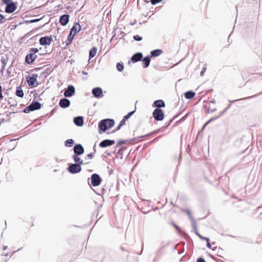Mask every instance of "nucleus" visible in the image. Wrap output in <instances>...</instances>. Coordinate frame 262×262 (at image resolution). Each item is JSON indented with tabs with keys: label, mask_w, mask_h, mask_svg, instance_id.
Wrapping results in <instances>:
<instances>
[{
	"label": "nucleus",
	"mask_w": 262,
	"mask_h": 262,
	"mask_svg": "<svg viewBox=\"0 0 262 262\" xmlns=\"http://www.w3.org/2000/svg\"><path fill=\"white\" fill-rule=\"evenodd\" d=\"M115 125V121L112 119H105L98 123V132L100 134L112 128Z\"/></svg>",
	"instance_id": "1"
},
{
	"label": "nucleus",
	"mask_w": 262,
	"mask_h": 262,
	"mask_svg": "<svg viewBox=\"0 0 262 262\" xmlns=\"http://www.w3.org/2000/svg\"><path fill=\"white\" fill-rule=\"evenodd\" d=\"M29 51L30 53L26 56L25 62L29 64H31L37 58L36 53L39 51V50L36 48H32L29 49Z\"/></svg>",
	"instance_id": "2"
},
{
	"label": "nucleus",
	"mask_w": 262,
	"mask_h": 262,
	"mask_svg": "<svg viewBox=\"0 0 262 262\" xmlns=\"http://www.w3.org/2000/svg\"><path fill=\"white\" fill-rule=\"evenodd\" d=\"M41 107V103L38 101L33 100L29 105L27 106L23 111H20V112L29 113L30 112L39 110Z\"/></svg>",
	"instance_id": "3"
},
{
	"label": "nucleus",
	"mask_w": 262,
	"mask_h": 262,
	"mask_svg": "<svg viewBox=\"0 0 262 262\" xmlns=\"http://www.w3.org/2000/svg\"><path fill=\"white\" fill-rule=\"evenodd\" d=\"M152 116L157 121H162L164 118V114L161 108H156L152 112Z\"/></svg>",
	"instance_id": "4"
},
{
	"label": "nucleus",
	"mask_w": 262,
	"mask_h": 262,
	"mask_svg": "<svg viewBox=\"0 0 262 262\" xmlns=\"http://www.w3.org/2000/svg\"><path fill=\"white\" fill-rule=\"evenodd\" d=\"M37 77L38 75L37 74H33L32 75H28L26 79L28 85L32 87L37 86L38 85V82H37Z\"/></svg>",
	"instance_id": "5"
},
{
	"label": "nucleus",
	"mask_w": 262,
	"mask_h": 262,
	"mask_svg": "<svg viewBox=\"0 0 262 262\" xmlns=\"http://www.w3.org/2000/svg\"><path fill=\"white\" fill-rule=\"evenodd\" d=\"M68 171L72 174L79 173L81 170V167L78 164H70L67 168Z\"/></svg>",
	"instance_id": "6"
},
{
	"label": "nucleus",
	"mask_w": 262,
	"mask_h": 262,
	"mask_svg": "<svg viewBox=\"0 0 262 262\" xmlns=\"http://www.w3.org/2000/svg\"><path fill=\"white\" fill-rule=\"evenodd\" d=\"M102 181V179L97 173H93L91 175V184L95 187L99 186Z\"/></svg>",
	"instance_id": "7"
},
{
	"label": "nucleus",
	"mask_w": 262,
	"mask_h": 262,
	"mask_svg": "<svg viewBox=\"0 0 262 262\" xmlns=\"http://www.w3.org/2000/svg\"><path fill=\"white\" fill-rule=\"evenodd\" d=\"M75 93V89L72 85H69L65 89L64 92V96L65 97H71L74 95Z\"/></svg>",
	"instance_id": "8"
},
{
	"label": "nucleus",
	"mask_w": 262,
	"mask_h": 262,
	"mask_svg": "<svg viewBox=\"0 0 262 262\" xmlns=\"http://www.w3.org/2000/svg\"><path fill=\"white\" fill-rule=\"evenodd\" d=\"M6 5L5 12L7 13H13L16 9V3L12 2Z\"/></svg>",
	"instance_id": "9"
},
{
	"label": "nucleus",
	"mask_w": 262,
	"mask_h": 262,
	"mask_svg": "<svg viewBox=\"0 0 262 262\" xmlns=\"http://www.w3.org/2000/svg\"><path fill=\"white\" fill-rule=\"evenodd\" d=\"M52 41L51 36H43L40 38L39 42L41 46L50 45Z\"/></svg>",
	"instance_id": "10"
},
{
	"label": "nucleus",
	"mask_w": 262,
	"mask_h": 262,
	"mask_svg": "<svg viewBox=\"0 0 262 262\" xmlns=\"http://www.w3.org/2000/svg\"><path fill=\"white\" fill-rule=\"evenodd\" d=\"M74 155H81L84 152L82 145L80 144H76L73 148Z\"/></svg>",
	"instance_id": "11"
},
{
	"label": "nucleus",
	"mask_w": 262,
	"mask_h": 262,
	"mask_svg": "<svg viewBox=\"0 0 262 262\" xmlns=\"http://www.w3.org/2000/svg\"><path fill=\"white\" fill-rule=\"evenodd\" d=\"M93 95L97 98H101L103 96L102 90L100 87H96L93 89L92 91Z\"/></svg>",
	"instance_id": "12"
},
{
	"label": "nucleus",
	"mask_w": 262,
	"mask_h": 262,
	"mask_svg": "<svg viewBox=\"0 0 262 262\" xmlns=\"http://www.w3.org/2000/svg\"><path fill=\"white\" fill-rule=\"evenodd\" d=\"M115 143L114 140L105 139L99 143V146L102 148L107 147L113 145Z\"/></svg>",
	"instance_id": "13"
},
{
	"label": "nucleus",
	"mask_w": 262,
	"mask_h": 262,
	"mask_svg": "<svg viewBox=\"0 0 262 262\" xmlns=\"http://www.w3.org/2000/svg\"><path fill=\"white\" fill-rule=\"evenodd\" d=\"M70 15L68 14H65L61 15L59 17V21L60 25L62 26H66L69 21Z\"/></svg>",
	"instance_id": "14"
},
{
	"label": "nucleus",
	"mask_w": 262,
	"mask_h": 262,
	"mask_svg": "<svg viewBox=\"0 0 262 262\" xmlns=\"http://www.w3.org/2000/svg\"><path fill=\"white\" fill-rule=\"evenodd\" d=\"M143 58V54L141 52H137L134 54L130 58V60L133 63H136L141 61Z\"/></svg>",
	"instance_id": "15"
},
{
	"label": "nucleus",
	"mask_w": 262,
	"mask_h": 262,
	"mask_svg": "<svg viewBox=\"0 0 262 262\" xmlns=\"http://www.w3.org/2000/svg\"><path fill=\"white\" fill-rule=\"evenodd\" d=\"M71 104L70 101L66 98H61L59 101V106L63 108H66L68 107Z\"/></svg>",
	"instance_id": "16"
},
{
	"label": "nucleus",
	"mask_w": 262,
	"mask_h": 262,
	"mask_svg": "<svg viewBox=\"0 0 262 262\" xmlns=\"http://www.w3.org/2000/svg\"><path fill=\"white\" fill-rule=\"evenodd\" d=\"M83 119L84 118L82 116H77L74 118L73 122L76 126L81 127L83 125Z\"/></svg>",
	"instance_id": "17"
},
{
	"label": "nucleus",
	"mask_w": 262,
	"mask_h": 262,
	"mask_svg": "<svg viewBox=\"0 0 262 262\" xmlns=\"http://www.w3.org/2000/svg\"><path fill=\"white\" fill-rule=\"evenodd\" d=\"M139 138H134L131 140H120L118 141L116 146H115V148H117L119 147L120 145H121L122 144H133V142L136 141L137 140H138Z\"/></svg>",
	"instance_id": "18"
},
{
	"label": "nucleus",
	"mask_w": 262,
	"mask_h": 262,
	"mask_svg": "<svg viewBox=\"0 0 262 262\" xmlns=\"http://www.w3.org/2000/svg\"><path fill=\"white\" fill-rule=\"evenodd\" d=\"M81 30V26L79 23H76L73 25V26L71 29L70 32L72 33L74 32L73 34H74L75 35L77 33H78Z\"/></svg>",
	"instance_id": "19"
},
{
	"label": "nucleus",
	"mask_w": 262,
	"mask_h": 262,
	"mask_svg": "<svg viewBox=\"0 0 262 262\" xmlns=\"http://www.w3.org/2000/svg\"><path fill=\"white\" fill-rule=\"evenodd\" d=\"M165 106V103L164 101L162 100L159 99L157 100L154 102V103L152 104L153 107H155L156 108H160L164 107Z\"/></svg>",
	"instance_id": "20"
},
{
	"label": "nucleus",
	"mask_w": 262,
	"mask_h": 262,
	"mask_svg": "<svg viewBox=\"0 0 262 262\" xmlns=\"http://www.w3.org/2000/svg\"><path fill=\"white\" fill-rule=\"evenodd\" d=\"M143 61V67L144 68H147L150 64V60H151V56L150 55H148L144 57L142 59Z\"/></svg>",
	"instance_id": "21"
},
{
	"label": "nucleus",
	"mask_w": 262,
	"mask_h": 262,
	"mask_svg": "<svg viewBox=\"0 0 262 262\" xmlns=\"http://www.w3.org/2000/svg\"><path fill=\"white\" fill-rule=\"evenodd\" d=\"M79 155H74L72 156V158L75 164H78L79 165L81 166L83 164V161L79 157Z\"/></svg>",
	"instance_id": "22"
},
{
	"label": "nucleus",
	"mask_w": 262,
	"mask_h": 262,
	"mask_svg": "<svg viewBox=\"0 0 262 262\" xmlns=\"http://www.w3.org/2000/svg\"><path fill=\"white\" fill-rule=\"evenodd\" d=\"M163 53V50L161 49H156L150 52V56L153 57H158Z\"/></svg>",
	"instance_id": "23"
},
{
	"label": "nucleus",
	"mask_w": 262,
	"mask_h": 262,
	"mask_svg": "<svg viewBox=\"0 0 262 262\" xmlns=\"http://www.w3.org/2000/svg\"><path fill=\"white\" fill-rule=\"evenodd\" d=\"M16 28V24L15 23L12 22L8 27V29L10 30V33L14 36L15 34V29Z\"/></svg>",
	"instance_id": "24"
},
{
	"label": "nucleus",
	"mask_w": 262,
	"mask_h": 262,
	"mask_svg": "<svg viewBox=\"0 0 262 262\" xmlns=\"http://www.w3.org/2000/svg\"><path fill=\"white\" fill-rule=\"evenodd\" d=\"M127 149L126 147L122 146L119 148L116 153V157L122 159L123 158V152Z\"/></svg>",
	"instance_id": "25"
},
{
	"label": "nucleus",
	"mask_w": 262,
	"mask_h": 262,
	"mask_svg": "<svg viewBox=\"0 0 262 262\" xmlns=\"http://www.w3.org/2000/svg\"><path fill=\"white\" fill-rule=\"evenodd\" d=\"M0 60L2 63V71L3 72L6 66L7 62L8 61V57L6 55L3 56L1 57Z\"/></svg>",
	"instance_id": "26"
},
{
	"label": "nucleus",
	"mask_w": 262,
	"mask_h": 262,
	"mask_svg": "<svg viewBox=\"0 0 262 262\" xmlns=\"http://www.w3.org/2000/svg\"><path fill=\"white\" fill-rule=\"evenodd\" d=\"M195 95V93L192 91H189L185 93L184 96L187 99H190L192 98Z\"/></svg>",
	"instance_id": "27"
},
{
	"label": "nucleus",
	"mask_w": 262,
	"mask_h": 262,
	"mask_svg": "<svg viewBox=\"0 0 262 262\" xmlns=\"http://www.w3.org/2000/svg\"><path fill=\"white\" fill-rule=\"evenodd\" d=\"M74 34H73L71 32H70L68 36L67 39L66 41V46H68V45H70L74 38Z\"/></svg>",
	"instance_id": "28"
},
{
	"label": "nucleus",
	"mask_w": 262,
	"mask_h": 262,
	"mask_svg": "<svg viewBox=\"0 0 262 262\" xmlns=\"http://www.w3.org/2000/svg\"><path fill=\"white\" fill-rule=\"evenodd\" d=\"M97 49L95 47H93L90 50V52H89V58L90 59L93 58L95 56V55L97 53Z\"/></svg>",
	"instance_id": "29"
},
{
	"label": "nucleus",
	"mask_w": 262,
	"mask_h": 262,
	"mask_svg": "<svg viewBox=\"0 0 262 262\" xmlns=\"http://www.w3.org/2000/svg\"><path fill=\"white\" fill-rule=\"evenodd\" d=\"M171 225L175 228V229L177 230V231L181 234V235H187L184 231H183L177 225L173 222H171Z\"/></svg>",
	"instance_id": "30"
},
{
	"label": "nucleus",
	"mask_w": 262,
	"mask_h": 262,
	"mask_svg": "<svg viewBox=\"0 0 262 262\" xmlns=\"http://www.w3.org/2000/svg\"><path fill=\"white\" fill-rule=\"evenodd\" d=\"M261 94H262V92L259 93V94H256V95H253V96H251L246 97H244V98H243L238 99H236V100H232V101H231L230 102L231 103H233V102H234L235 101H239V100H242L250 99L251 98H253L256 97H257V96H258L259 95H260Z\"/></svg>",
	"instance_id": "31"
},
{
	"label": "nucleus",
	"mask_w": 262,
	"mask_h": 262,
	"mask_svg": "<svg viewBox=\"0 0 262 262\" xmlns=\"http://www.w3.org/2000/svg\"><path fill=\"white\" fill-rule=\"evenodd\" d=\"M74 144V141L72 139L67 140L64 142V145L66 147H72Z\"/></svg>",
	"instance_id": "32"
},
{
	"label": "nucleus",
	"mask_w": 262,
	"mask_h": 262,
	"mask_svg": "<svg viewBox=\"0 0 262 262\" xmlns=\"http://www.w3.org/2000/svg\"><path fill=\"white\" fill-rule=\"evenodd\" d=\"M136 107H135V109L134 111L129 112L127 115L124 116L123 117V119L126 121L127 120L135 113L136 112Z\"/></svg>",
	"instance_id": "33"
},
{
	"label": "nucleus",
	"mask_w": 262,
	"mask_h": 262,
	"mask_svg": "<svg viewBox=\"0 0 262 262\" xmlns=\"http://www.w3.org/2000/svg\"><path fill=\"white\" fill-rule=\"evenodd\" d=\"M160 130V129H157V130H155L147 135H144V136H139L138 137V138L140 139V138H144V137H148L151 135H153V134H156L157 133H158Z\"/></svg>",
	"instance_id": "34"
},
{
	"label": "nucleus",
	"mask_w": 262,
	"mask_h": 262,
	"mask_svg": "<svg viewBox=\"0 0 262 262\" xmlns=\"http://www.w3.org/2000/svg\"><path fill=\"white\" fill-rule=\"evenodd\" d=\"M116 68L119 72H122L124 69V65L123 63L118 62L117 63Z\"/></svg>",
	"instance_id": "35"
},
{
	"label": "nucleus",
	"mask_w": 262,
	"mask_h": 262,
	"mask_svg": "<svg viewBox=\"0 0 262 262\" xmlns=\"http://www.w3.org/2000/svg\"><path fill=\"white\" fill-rule=\"evenodd\" d=\"M24 95V93L23 90L21 89V88L17 86V97L22 98L23 97Z\"/></svg>",
	"instance_id": "36"
},
{
	"label": "nucleus",
	"mask_w": 262,
	"mask_h": 262,
	"mask_svg": "<svg viewBox=\"0 0 262 262\" xmlns=\"http://www.w3.org/2000/svg\"><path fill=\"white\" fill-rule=\"evenodd\" d=\"M195 233L202 240L206 241H209V238L207 237L203 236L202 234H200L198 231H195Z\"/></svg>",
	"instance_id": "37"
},
{
	"label": "nucleus",
	"mask_w": 262,
	"mask_h": 262,
	"mask_svg": "<svg viewBox=\"0 0 262 262\" xmlns=\"http://www.w3.org/2000/svg\"><path fill=\"white\" fill-rule=\"evenodd\" d=\"M133 38L135 40L139 41L142 40V37H141L138 35H135L133 36Z\"/></svg>",
	"instance_id": "38"
},
{
	"label": "nucleus",
	"mask_w": 262,
	"mask_h": 262,
	"mask_svg": "<svg viewBox=\"0 0 262 262\" xmlns=\"http://www.w3.org/2000/svg\"><path fill=\"white\" fill-rule=\"evenodd\" d=\"M162 0H150V2H151V5H155L161 2Z\"/></svg>",
	"instance_id": "39"
},
{
	"label": "nucleus",
	"mask_w": 262,
	"mask_h": 262,
	"mask_svg": "<svg viewBox=\"0 0 262 262\" xmlns=\"http://www.w3.org/2000/svg\"><path fill=\"white\" fill-rule=\"evenodd\" d=\"M40 19V18H36V19H31L29 21H27V22H28L30 23H36V22L38 21Z\"/></svg>",
	"instance_id": "40"
},
{
	"label": "nucleus",
	"mask_w": 262,
	"mask_h": 262,
	"mask_svg": "<svg viewBox=\"0 0 262 262\" xmlns=\"http://www.w3.org/2000/svg\"><path fill=\"white\" fill-rule=\"evenodd\" d=\"M94 152H91L86 155V158L92 159L94 157Z\"/></svg>",
	"instance_id": "41"
},
{
	"label": "nucleus",
	"mask_w": 262,
	"mask_h": 262,
	"mask_svg": "<svg viewBox=\"0 0 262 262\" xmlns=\"http://www.w3.org/2000/svg\"><path fill=\"white\" fill-rule=\"evenodd\" d=\"M192 221L193 222V228L194 231L195 232V231H197V230H196V224L194 220V219H192Z\"/></svg>",
	"instance_id": "42"
},
{
	"label": "nucleus",
	"mask_w": 262,
	"mask_h": 262,
	"mask_svg": "<svg viewBox=\"0 0 262 262\" xmlns=\"http://www.w3.org/2000/svg\"><path fill=\"white\" fill-rule=\"evenodd\" d=\"M219 118V116H216L215 117H214V118H211V119H210L208 121V123H210L213 121H214L215 120L218 119Z\"/></svg>",
	"instance_id": "43"
},
{
	"label": "nucleus",
	"mask_w": 262,
	"mask_h": 262,
	"mask_svg": "<svg viewBox=\"0 0 262 262\" xmlns=\"http://www.w3.org/2000/svg\"><path fill=\"white\" fill-rule=\"evenodd\" d=\"M196 262H206V261L203 258L199 257L196 259Z\"/></svg>",
	"instance_id": "44"
},
{
	"label": "nucleus",
	"mask_w": 262,
	"mask_h": 262,
	"mask_svg": "<svg viewBox=\"0 0 262 262\" xmlns=\"http://www.w3.org/2000/svg\"><path fill=\"white\" fill-rule=\"evenodd\" d=\"M228 110V107H226V108H225L224 110H223L221 113L220 114L218 115V116H219V117H220L222 115H223L225 113V112Z\"/></svg>",
	"instance_id": "45"
},
{
	"label": "nucleus",
	"mask_w": 262,
	"mask_h": 262,
	"mask_svg": "<svg viewBox=\"0 0 262 262\" xmlns=\"http://www.w3.org/2000/svg\"><path fill=\"white\" fill-rule=\"evenodd\" d=\"M122 127V126L120 125V124H119V125H118V126L117 127V128L116 129H115L113 132L112 133H115V132L119 130L121 127Z\"/></svg>",
	"instance_id": "46"
},
{
	"label": "nucleus",
	"mask_w": 262,
	"mask_h": 262,
	"mask_svg": "<svg viewBox=\"0 0 262 262\" xmlns=\"http://www.w3.org/2000/svg\"><path fill=\"white\" fill-rule=\"evenodd\" d=\"M3 98L2 86L0 85V100Z\"/></svg>",
	"instance_id": "47"
},
{
	"label": "nucleus",
	"mask_w": 262,
	"mask_h": 262,
	"mask_svg": "<svg viewBox=\"0 0 262 262\" xmlns=\"http://www.w3.org/2000/svg\"><path fill=\"white\" fill-rule=\"evenodd\" d=\"M125 121L126 120L123 118L122 120L120 121L119 124H120V125L123 126L125 124Z\"/></svg>",
	"instance_id": "48"
},
{
	"label": "nucleus",
	"mask_w": 262,
	"mask_h": 262,
	"mask_svg": "<svg viewBox=\"0 0 262 262\" xmlns=\"http://www.w3.org/2000/svg\"><path fill=\"white\" fill-rule=\"evenodd\" d=\"M2 1L3 2V3L5 4V5L12 2V0H2Z\"/></svg>",
	"instance_id": "49"
},
{
	"label": "nucleus",
	"mask_w": 262,
	"mask_h": 262,
	"mask_svg": "<svg viewBox=\"0 0 262 262\" xmlns=\"http://www.w3.org/2000/svg\"><path fill=\"white\" fill-rule=\"evenodd\" d=\"M8 146H9V149H10V150H13V149H14V148H15V147H16V145H14V146H11V145H10V144H8Z\"/></svg>",
	"instance_id": "50"
},
{
	"label": "nucleus",
	"mask_w": 262,
	"mask_h": 262,
	"mask_svg": "<svg viewBox=\"0 0 262 262\" xmlns=\"http://www.w3.org/2000/svg\"><path fill=\"white\" fill-rule=\"evenodd\" d=\"M4 19H5L4 16L3 14H0V24L2 23Z\"/></svg>",
	"instance_id": "51"
},
{
	"label": "nucleus",
	"mask_w": 262,
	"mask_h": 262,
	"mask_svg": "<svg viewBox=\"0 0 262 262\" xmlns=\"http://www.w3.org/2000/svg\"><path fill=\"white\" fill-rule=\"evenodd\" d=\"M206 242H207V244H206L207 247L209 249L211 248V244L209 243V241H206Z\"/></svg>",
	"instance_id": "52"
},
{
	"label": "nucleus",
	"mask_w": 262,
	"mask_h": 262,
	"mask_svg": "<svg viewBox=\"0 0 262 262\" xmlns=\"http://www.w3.org/2000/svg\"><path fill=\"white\" fill-rule=\"evenodd\" d=\"M216 110V108H213V109H210V110L208 111V113L210 112L211 113H214Z\"/></svg>",
	"instance_id": "53"
},
{
	"label": "nucleus",
	"mask_w": 262,
	"mask_h": 262,
	"mask_svg": "<svg viewBox=\"0 0 262 262\" xmlns=\"http://www.w3.org/2000/svg\"><path fill=\"white\" fill-rule=\"evenodd\" d=\"M161 137H162V135L159 136V137H157V138H155V139H154V140H152V141H150L148 143H149V144H150V143H152V142H154V141H155L157 140L158 138H161Z\"/></svg>",
	"instance_id": "54"
},
{
	"label": "nucleus",
	"mask_w": 262,
	"mask_h": 262,
	"mask_svg": "<svg viewBox=\"0 0 262 262\" xmlns=\"http://www.w3.org/2000/svg\"><path fill=\"white\" fill-rule=\"evenodd\" d=\"M205 69H203V70L201 72V73H200V76H203L204 75V72H205Z\"/></svg>",
	"instance_id": "55"
},
{
	"label": "nucleus",
	"mask_w": 262,
	"mask_h": 262,
	"mask_svg": "<svg viewBox=\"0 0 262 262\" xmlns=\"http://www.w3.org/2000/svg\"><path fill=\"white\" fill-rule=\"evenodd\" d=\"M188 115H189V113L186 114V115H185V116H184V117L181 119V120H184L186 119L187 118V117H188Z\"/></svg>",
	"instance_id": "56"
},
{
	"label": "nucleus",
	"mask_w": 262,
	"mask_h": 262,
	"mask_svg": "<svg viewBox=\"0 0 262 262\" xmlns=\"http://www.w3.org/2000/svg\"><path fill=\"white\" fill-rule=\"evenodd\" d=\"M136 20L135 19L133 21H131L130 23V25L133 26L136 23Z\"/></svg>",
	"instance_id": "57"
},
{
	"label": "nucleus",
	"mask_w": 262,
	"mask_h": 262,
	"mask_svg": "<svg viewBox=\"0 0 262 262\" xmlns=\"http://www.w3.org/2000/svg\"><path fill=\"white\" fill-rule=\"evenodd\" d=\"M209 123H208V121H207L204 125H203L202 129H203Z\"/></svg>",
	"instance_id": "58"
},
{
	"label": "nucleus",
	"mask_w": 262,
	"mask_h": 262,
	"mask_svg": "<svg viewBox=\"0 0 262 262\" xmlns=\"http://www.w3.org/2000/svg\"><path fill=\"white\" fill-rule=\"evenodd\" d=\"M12 254H10V253H7L5 256H9L10 257H11Z\"/></svg>",
	"instance_id": "59"
},
{
	"label": "nucleus",
	"mask_w": 262,
	"mask_h": 262,
	"mask_svg": "<svg viewBox=\"0 0 262 262\" xmlns=\"http://www.w3.org/2000/svg\"><path fill=\"white\" fill-rule=\"evenodd\" d=\"M174 118H175V117H174L172 120H170L169 121V122L168 123H166V124H167V126L169 125V124H170V123L171 122L172 120L173 119H174Z\"/></svg>",
	"instance_id": "60"
},
{
	"label": "nucleus",
	"mask_w": 262,
	"mask_h": 262,
	"mask_svg": "<svg viewBox=\"0 0 262 262\" xmlns=\"http://www.w3.org/2000/svg\"><path fill=\"white\" fill-rule=\"evenodd\" d=\"M187 213L190 216V217H191L190 212L189 210H187Z\"/></svg>",
	"instance_id": "61"
},
{
	"label": "nucleus",
	"mask_w": 262,
	"mask_h": 262,
	"mask_svg": "<svg viewBox=\"0 0 262 262\" xmlns=\"http://www.w3.org/2000/svg\"><path fill=\"white\" fill-rule=\"evenodd\" d=\"M95 146L96 145H95L93 147V150L94 151L93 152H94V154H95V152H96V149H95Z\"/></svg>",
	"instance_id": "62"
},
{
	"label": "nucleus",
	"mask_w": 262,
	"mask_h": 262,
	"mask_svg": "<svg viewBox=\"0 0 262 262\" xmlns=\"http://www.w3.org/2000/svg\"><path fill=\"white\" fill-rule=\"evenodd\" d=\"M211 103H215V100L214 99H212V100L211 101Z\"/></svg>",
	"instance_id": "63"
},
{
	"label": "nucleus",
	"mask_w": 262,
	"mask_h": 262,
	"mask_svg": "<svg viewBox=\"0 0 262 262\" xmlns=\"http://www.w3.org/2000/svg\"><path fill=\"white\" fill-rule=\"evenodd\" d=\"M82 74L83 75H88V73L86 72H85V71H82Z\"/></svg>",
	"instance_id": "64"
}]
</instances>
